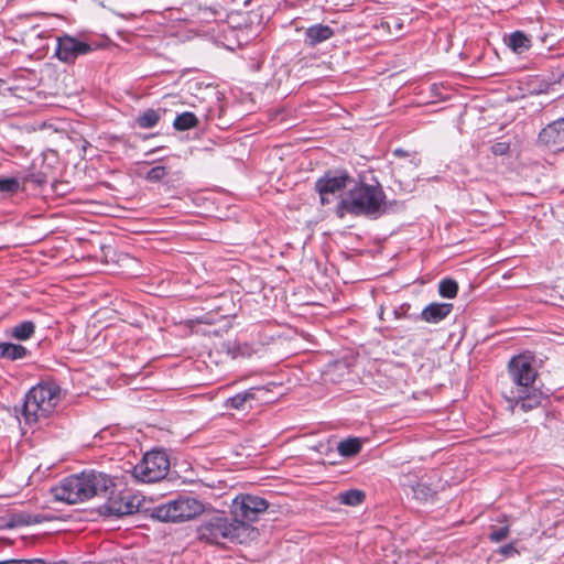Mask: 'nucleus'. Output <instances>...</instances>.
<instances>
[{
	"mask_svg": "<svg viewBox=\"0 0 564 564\" xmlns=\"http://www.w3.org/2000/svg\"><path fill=\"white\" fill-rule=\"evenodd\" d=\"M204 510L203 502L196 498L180 497L154 508L153 517L162 522H183L202 514Z\"/></svg>",
	"mask_w": 564,
	"mask_h": 564,
	"instance_id": "nucleus-5",
	"label": "nucleus"
},
{
	"mask_svg": "<svg viewBox=\"0 0 564 564\" xmlns=\"http://www.w3.org/2000/svg\"><path fill=\"white\" fill-rule=\"evenodd\" d=\"M169 469L167 455L162 451H151L133 467L132 476L138 481L156 482L166 476Z\"/></svg>",
	"mask_w": 564,
	"mask_h": 564,
	"instance_id": "nucleus-6",
	"label": "nucleus"
},
{
	"mask_svg": "<svg viewBox=\"0 0 564 564\" xmlns=\"http://www.w3.org/2000/svg\"><path fill=\"white\" fill-rule=\"evenodd\" d=\"M224 347L227 348L228 354L231 355L232 358H236L240 350L239 346L236 343L228 341L224 345Z\"/></svg>",
	"mask_w": 564,
	"mask_h": 564,
	"instance_id": "nucleus-31",
	"label": "nucleus"
},
{
	"mask_svg": "<svg viewBox=\"0 0 564 564\" xmlns=\"http://www.w3.org/2000/svg\"><path fill=\"white\" fill-rule=\"evenodd\" d=\"M112 478L100 471H83L63 479L52 488L55 500L68 505L87 501L94 497L107 498L113 492Z\"/></svg>",
	"mask_w": 564,
	"mask_h": 564,
	"instance_id": "nucleus-1",
	"label": "nucleus"
},
{
	"mask_svg": "<svg viewBox=\"0 0 564 564\" xmlns=\"http://www.w3.org/2000/svg\"><path fill=\"white\" fill-rule=\"evenodd\" d=\"M509 532H510V530H509L508 525L500 528V529H495L489 534V539H490V541L496 542V543L501 542L502 540H505L508 536Z\"/></svg>",
	"mask_w": 564,
	"mask_h": 564,
	"instance_id": "nucleus-28",
	"label": "nucleus"
},
{
	"mask_svg": "<svg viewBox=\"0 0 564 564\" xmlns=\"http://www.w3.org/2000/svg\"><path fill=\"white\" fill-rule=\"evenodd\" d=\"M26 563L28 564H46V562L42 558H32V560H26Z\"/></svg>",
	"mask_w": 564,
	"mask_h": 564,
	"instance_id": "nucleus-34",
	"label": "nucleus"
},
{
	"mask_svg": "<svg viewBox=\"0 0 564 564\" xmlns=\"http://www.w3.org/2000/svg\"><path fill=\"white\" fill-rule=\"evenodd\" d=\"M160 120V116L155 110L149 109L140 115L137 119L139 127L143 129L153 128Z\"/></svg>",
	"mask_w": 564,
	"mask_h": 564,
	"instance_id": "nucleus-23",
	"label": "nucleus"
},
{
	"mask_svg": "<svg viewBox=\"0 0 564 564\" xmlns=\"http://www.w3.org/2000/svg\"><path fill=\"white\" fill-rule=\"evenodd\" d=\"M29 355V350L19 344L0 343V357L11 361L24 359Z\"/></svg>",
	"mask_w": 564,
	"mask_h": 564,
	"instance_id": "nucleus-16",
	"label": "nucleus"
},
{
	"mask_svg": "<svg viewBox=\"0 0 564 564\" xmlns=\"http://www.w3.org/2000/svg\"><path fill=\"white\" fill-rule=\"evenodd\" d=\"M387 209L386 195L379 184H360L349 191L347 197L343 198L337 208V214L341 218L345 214L365 215L377 218Z\"/></svg>",
	"mask_w": 564,
	"mask_h": 564,
	"instance_id": "nucleus-2",
	"label": "nucleus"
},
{
	"mask_svg": "<svg viewBox=\"0 0 564 564\" xmlns=\"http://www.w3.org/2000/svg\"><path fill=\"white\" fill-rule=\"evenodd\" d=\"M91 51V46L85 42L78 41L70 35L58 37L56 56L65 63H73L79 55L87 54Z\"/></svg>",
	"mask_w": 564,
	"mask_h": 564,
	"instance_id": "nucleus-10",
	"label": "nucleus"
},
{
	"mask_svg": "<svg viewBox=\"0 0 564 564\" xmlns=\"http://www.w3.org/2000/svg\"><path fill=\"white\" fill-rule=\"evenodd\" d=\"M413 492L419 499H426L432 494V489L424 484H417L413 487Z\"/></svg>",
	"mask_w": 564,
	"mask_h": 564,
	"instance_id": "nucleus-29",
	"label": "nucleus"
},
{
	"mask_svg": "<svg viewBox=\"0 0 564 564\" xmlns=\"http://www.w3.org/2000/svg\"><path fill=\"white\" fill-rule=\"evenodd\" d=\"M166 167L155 166L148 172L147 180L150 182H158L162 180L166 175Z\"/></svg>",
	"mask_w": 564,
	"mask_h": 564,
	"instance_id": "nucleus-27",
	"label": "nucleus"
},
{
	"mask_svg": "<svg viewBox=\"0 0 564 564\" xmlns=\"http://www.w3.org/2000/svg\"><path fill=\"white\" fill-rule=\"evenodd\" d=\"M334 35V31L328 25L316 24L308 28L305 32V43L310 46L330 39Z\"/></svg>",
	"mask_w": 564,
	"mask_h": 564,
	"instance_id": "nucleus-15",
	"label": "nucleus"
},
{
	"mask_svg": "<svg viewBox=\"0 0 564 564\" xmlns=\"http://www.w3.org/2000/svg\"><path fill=\"white\" fill-rule=\"evenodd\" d=\"M338 453L344 457H350L359 453L361 443L358 438H347L338 444Z\"/></svg>",
	"mask_w": 564,
	"mask_h": 564,
	"instance_id": "nucleus-20",
	"label": "nucleus"
},
{
	"mask_svg": "<svg viewBox=\"0 0 564 564\" xmlns=\"http://www.w3.org/2000/svg\"><path fill=\"white\" fill-rule=\"evenodd\" d=\"M59 388L54 383L33 387L25 395L22 414L26 424L47 417L58 402Z\"/></svg>",
	"mask_w": 564,
	"mask_h": 564,
	"instance_id": "nucleus-4",
	"label": "nucleus"
},
{
	"mask_svg": "<svg viewBox=\"0 0 564 564\" xmlns=\"http://www.w3.org/2000/svg\"><path fill=\"white\" fill-rule=\"evenodd\" d=\"M268 508L269 502L259 496L239 495L231 505L232 521L253 529L250 523L257 521Z\"/></svg>",
	"mask_w": 564,
	"mask_h": 564,
	"instance_id": "nucleus-7",
	"label": "nucleus"
},
{
	"mask_svg": "<svg viewBox=\"0 0 564 564\" xmlns=\"http://www.w3.org/2000/svg\"><path fill=\"white\" fill-rule=\"evenodd\" d=\"M539 140L553 150L564 149V118L545 127L539 134Z\"/></svg>",
	"mask_w": 564,
	"mask_h": 564,
	"instance_id": "nucleus-12",
	"label": "nucleus"
},
{
	"mask_svg": "<svg viewBox=\"0 0 564 564\" xmlns=\"http://www.w3.org/2000/svg\"><path fill=\"white\" fill-rule=\"evenodd\" d=\"M509 46L512 48L513 52L520 54L530 48L531 41L525 34L517 31L510 35Z\"/></svg>",
	"mask_w": 564,
	"mask_h": 564,
	"instance_id": "nucleus-18",
	"label": "nucleus"
},
{
	"mask_svg": "<svg viewBox=\"0 0 564 564\" xmlns=\"http://www.w3.org/2000/svg\"><path fill=\"white\" fill-rule=\"evenodd\" d=\"M393 153L397 156H405L406 155V152L402 149H395Z\"/></svg>",
	"mask_w": 564,
	"mask_h": 564,
	"instance_id": "nucleus-35",
	"label": "nucleus"
},
{
	"mask_svg": "<svg viewBox=\"0 0 564 564\" xmlns=\"http://www.w3.org/2000/svg\"><path fill=\"white\" fill-rule=\"evenodd\" d=\"M0 564H28L26 560H9L0 562Z\"/></svg>",
	"mask_w": 564,
	"mask_h": 564,
	"instance_id": "nucleus-33",
	"label": "nucleus"
},
{
	"mask_svg": "<svg viewBox=\"0 0 564 564\" xmlns=\"http://www.w3.org/2000/svg\"><path fill=\"white\" fill-rule=\"evenodd\" d=\"M257 534L256 529H248L242 524L234 523L232 519L223 514H215L206 519L197 528L199 540L215 544H221L224 541L243 543L247 540L254 539Z\"/></svg>",
	"mask_w": 564,
	"mask_h": 564,
	"instance_id": "nucleus-3",
	"label": "nucleus"
},
{
	"mask_svg": "<svg viewBox=\"0 0 564 564\" xmlns=\"http://www.w3.org/2000/svg\"><path fill=\"white\" fill-rule=\"evenodd\" d=\"M514 552H517V551L512 544H508V545H505L503 547H501V553L505 555H509Z\"/></svg>",
	"mask_w": 564,
	"mask_h": 564,
	"instance_id": "nucleus-32",
	"label": "nucleus"
},
{
	"mask_svg": "<svg viewBox=\"0 0 564 564\" xmlns=\"http://www.w3.org/2000/svg\"><path fill=\"white\" fill-rule=\"evenodd\" d=\"M458 285L456 281L452 279H445L441 281L438 285L440 295L446 299H454L457 294Z\"/></svg>",
	"mask_w": 564,
	"mask_h": 564,
	"instance_id": "nucleus-24",
	"label": "nucleus"
},
{
	"mask_svg": "<svg viewBox=\"0 0 564 564\" xmlns=\"http://www.w3.org/2000/svg\"><path fill=\"white\" fill-rule=\"evenodd\" d=\"M453 310L451 303H431L421 313V318L426 323L436 324L446 318Z\"/></svg>",
	"mask_w": 564,
	"mask_h": 564,
	"instance_id": "nucleus-13",
	"label": "nucleus"
},
{
	"mask_svg": "<svg viewBox=\"0 0 564 564\" xmlns=\"http://www.w3.org/2000/svg\"><path fill=\"white\" fill-rule=\"evenodd\" d=\"M41 519L39 516L33 514H15L12 517L11 521L7 524L9 528L20 527V525H30L40 523Z\"/></svg>",
	"mask_w": 564,
	"mask_h": 564,
	"instance_id": "nucleus-25",
	"label": "nucleus"
},
{
	"mask_svg": "<svg viewBox=\"0 0 564 564\" xmlns=\"http://www.w3.org/2000/svg\"><path fill=\"white\" fill-rule=\"evenodd\" d=\"M509 144L507 142H498L491 147V151L495 155H503L508 152Z\"/></svg>",
	"mask_w": 564,
	"mask_h": 564,
	"instance_id": "nucleus-30",
	"label": "nucleus"
},
{
	"mask_svg": "<svg viewBox=\"0 0 564 564\" xmlns=\"http://www.w3.org/2000/svg\"><path fill=\"white\" fill-rule=\"evenodd\" d=\"M365 499V492L361 490L352 489L339 495V501L347 506H358Z\"/></svg>",
	"mask_w": 564,
	"mask_h": 564,
	"instance_id": "nucleus-22",
	"label": "nucleus"
},
{
	"mask_svg": "<svg viewBox=\"0 0 564 564\" xmlns=\"http://www.w3.org/2000/svg\"><path fill=\"white\" fill-rule=\"evenodd\" d=\"M556 83L563 84L564 83V72L558 76Z\"/></svg>",
	"mask_w": 564,
	"mask_h": 564,
	"instance_id": "nucleus-36",
	"label": "nucleus"
},
{
	"mask_svg": "<svg viewBox=\"0 0 564 564\" xmlns=\"http://www.w3.org/2000/svg\"><path fill=\"white\" fill-rule=\"evenodd\" d=\"M505 395L509 401L514 402L516 405L520 406L524 412L539 406L542 400V392L534 389L532 386L529 387V391L510 390L509 392H505Z\"/></svg>",
	"mask_w": 564,
	"mask_h": 564,
	"instance_id": "nucleus-11",
	"label": "nucleus"
},
{
	"mask_svg": "<svg viewBox=\"0 0 564 564\" xmlns=\"http://www.w3.org/2000/svg\"><path fill=\"white\" fill-rule=\"evenodd\" d=\"M254 399V392L253 390H248L242 393H238L232 398H229L226 401V406L236 409V410H245L246 404Z\"/></svg>",
	"mask_w": 564,
	"mask_h": 564,
	"instance_id": "nucleus-19",
	"label": "nucleus"
},
{
	"mask_svg": "<svg viewBox=\"0 0 564 564\" xmlns=\"http://www.w3.org/2000/svg\"><path fill=\"white\" fill-rule=\"evenodd\" d=\"M509 375L513 383L510 390L529 391V387L533 384L536 378V371L525 356H518L511 359Z\"/></svg>",
	"mask_w": 564,
	"mask_h": 564,
	"instance_id": "nucleus-8",
	"label": "nucleus"
},
{
	"mask_svg": "<svg viewBox=\"0 0 564 564\" xmlns=\"http://www.w3.org/2000/svg\"><path fill=\"white\" fill-rule=\"evenodd\" d=\"M20 188V182L15 177H0V193H15Z\"/></svg>",
	"mask_w": 564,
	"mask_h": 564,
	"instance_id": "nucleus-26",
	"label": "nucleus"
},
{
	"mask_svg": "<svg viewBox=\"0 0 564 564\" xmlns=\"http://www.w3.org/2000/svg\"><path fill=\"white\" fill-rule=\"evenodd\" d=\"M35 333V324L32 321H23L10 329V336L17 340H28Z\"/></svg>",
	"mask_w": 564,
	"mask_h": 564,
	"instance_id": "nucleus-17",
	"label": "nucleus"
},
{
	"mask_svg": "<svg viewBox=\"0 0 564 564\" xmlns=\"http://www.w3.org/2000/svg\"><path fill=\"white\" fill-rule=\"evenodd\" d=\"M347 173H326L315 183V189L319 194L322 205L330 203V196L341 192L349 182Z\"/></svg>",
	"mask_w": 564,
	"mask_h": 564,
	"instance_id": "nucleus-9",
	"label": "nucleus"
},
{
	"mask_svg": "<svg viewBox=\"0 0 564 564\" xmlns=\"http://www.w3.org/2000/svg\"><path fill=\"white\" fill-rule=\"evenodd\" d=\"M140 508V500L135 497L124 496L120 501H111L107 509L116 516H126L137 512Z\"/></svg>",
	"mask_w": 564,
	"mask_h": 564,
	"instance_id": "nucleus-14",
	"label": "nucleus"
},
{
	"mask_svg": "<svg viewBox=\"0 0 564 564\" xmlns=\"http://www.w3.org/2000/svg\"><path fill=\"white\" fill-rule=\"evenodd\" d=\"M197 122V117L193 112L186 111L175 118L173 126L176 130L184 131L194 128Z\"/></svg>",
	"mask_w": 564,
	"mask_h": 564,
	"instance_id": "nucleus-21",
	"label": "nucleus"
}]
</instances>
